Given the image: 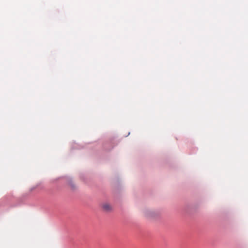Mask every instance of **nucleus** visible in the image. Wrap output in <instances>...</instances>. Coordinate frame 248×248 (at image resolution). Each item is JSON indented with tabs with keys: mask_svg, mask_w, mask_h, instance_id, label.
Listing matches in <instances>:
<instances>
[{
	"mask_svg": "<svg viewBox=\"0 0 248 248\" xmlns=\"http://www.w3.org/2000/svg\"><path fill=\"white\" fill-rule=\"evenodd\" d=\"M102 208L104 211H108L111 210V208L110 205L107 203H105L102 204Z\"/></svg>",
	"mask_w": 248,
	"mask_h": 248,
	"instance_id": "1",
	"label": "nucleus"
}]
</instances>
